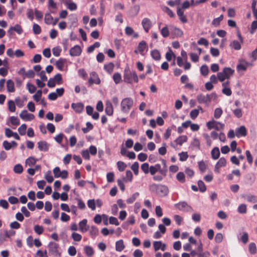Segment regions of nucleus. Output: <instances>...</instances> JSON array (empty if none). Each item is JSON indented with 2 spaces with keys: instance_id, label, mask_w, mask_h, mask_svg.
<instances>
[{
  "instance_id": "obj_51",
  "label": "nucleus",
  "mask_w": 257,
  "mask_h": 257,
  "mask_svg": "<svg viewBox=\"0 0 257 257\" xmlns=\"http://www.w3.org/2000/svg\"><path fill=\"white\" fill-rule=\"evenodd\" d=\"M131 168L136 175H138L139 174V164L138 162H135L131 166Z\"/></svg>"
},
{
  "instance_id": "obj_2",
  "label": "nucleus",
  "mask_w": 257,
  "mask_h": 257,
  "mask_svg": "<svg viewBox=\"0 0 257 257\" xmlns=\"http://www.w3.org/2000/svg\"><path fill=\"white\" fill-rule=\"evenodd\" d=\"M123 80L127 83H137L139 81L138 75L135 71L125 70L123 75Z\"/></svg>"
},
{
  "instance_id": "obj_24",
  "label": "nucleus",
  "mask_w": 257,
  "mask_h": 257,
  "mask_svg": "<svg viewBox=\"0 0 257 257\" xmlns=\"http://www.w3.org/2000/svg\"><path fill=\"white\" fill-rule=\"evenodd\" d=\"M159 172L162 173L163 170L161 169V166L159 164H157L154 166H151L150 168V173L152 175H154L157 172Z\"/></svg>"
},
{
  "instance_id": "obj_4",
  "label": "nucleus",
  "mask_w": 257,
  "mask_h": 257,
  "mask_svg": "<svg viewBox=\"0 0 257 257\" xmlns=\"http://www.w3.org/2000/svg\"><path fill=\"white\" fill-rule=\"evenodd\" d=\"M49 251L51 255L54 257H60L61 252L58 244L56 242H50L48 245Z\"/></svg>"
},
{
  "instance_id": "obj_63",
  "label": "nucleus",
  "mask_w": 257,
  "mask_h": 257,
  "mask_svg": "<svg viewBox=\"0 0 257 257\" xmlns=\"http://www.w3.org/2000/svg\"><path fill=\"white\" fill-rule=\"evenodd\" d=\"M34 229L35 232L39 235L42 234L44 231L43 227L39 225H35Z\"/></svg>"
},
{
  "instance_id": "obj_48",
  "label": "nucleus",
  "mask_w": 257,
  "mask_h": 257,
  "mask_svg": "<svg viewBox=\"0 0 257 257\" xmlns=\"http://www.w3.org/2000/svg\"><path fill=\"white\" fill-rule=\"evenodd\" d=\"M42 91L41 90H38L35 94L33 95V99L36 102L40 101L42 98Z\"/></svg>"
},
{
  "instance_id": "obj_3",
  "label": "nucleus",
  "mask_w": 257,
  "mask_h": 257,
  "mask_svg": "<svg viewBox=\"0 0 257 257\" xmlns=\"http://www.w3.org/2000/svg\"><path fill=\"white\" fill-rule=\"evenodd\" d=\"M134 104V101L131 98H123L120 103L121 111L124 113H128Z\"/></svg>"
},
{
  "instance_id": "obj_19",
  "label": "nucleus",
  "mask_w": 257,
  "mask_h": 257,
  "mask_svg": "<svg viewBox=\"0 0 257 257\" xmlns=\"http://www.w3.org/2000/svg\"><path fill=\"white\" fill-rule=\"evenodd\" d=\"M71 107L76 113H80L83 110L84 105L80 102L72 103L71 104Z\"/></svg>"
},
{
  "instance_id": "obj_12",
  "label": "nucleus",
  "mask_w": 257,
  "mask_h": 257,
  "mask_svg": "<svg viewBox=\"0 0 257 257\" xmlns=\"http://www.w3.org/2000/svg\"><path fill=\"white\" fill-rule=\"evenodd\" d=\"M20 117L24 121H31L35 118V115L29 113L27 110H23L20 114Z\"/></svg>"
},
{
  "instance_id": "obj_7",
  "label": "nucleus",
  "mask_w": 257,
  "mask_h": 257,
  "mask_svg": "<svg viewBox=\"0 0 257 257\" xmlns=\"http://www.w3.org/2000/svg\"><path fill=\"white\" fill-rule=\"evenodd\" d=\"M206 126L210 130L214 128L217 131H221L224 129L225 125L223 123L214 119H212L207 122Z\"/></svg>"
},
{
  "instance_id": "obj_16",
  "label": "nucleus",
  "mask_w": 257,
  "mask_h": 257,
  "mask_svg": "<svg viewBox=\"0 0 257 257\" xmlns=\"http://www.w3.org/2000/svg\"><path fill=\"white\" fill-rule=\"evenodd\" d=\"M249 65V63L246 61L244 60H240L239 61V64L237 65L236 67L237 70L238 71H245L248 66Z\"/></svg>"
},
{
  "instance_id": "obj_28",
  "label": "nucleus",
  "mask_w": 257,
  "mask_h": 257,
  "mask_svg": "<svg viewBox=\"0 0 257 257\" xmlns=\"http://www.w3.org/2000/svg\"><path fill=\"white\" fill-rule=\"evenodd\" d=\"M15 31L18 34L20 35L23 33V29L21 27V26L17 24L14 27H11L10 28L9 30H8V32L10 34H12V31Z\"/></svg>"
},
{
  "instance_id": "obj_62",
  "label": "nucleus",
  "mask_w": 257,
  "mask_h": 257,
  "mask_svg": "<svg viewBox=\"0 0 257 257\" xmlns=\"http://www.w3.org/2000/svg\"><path fill=\"white\" fill-rule=\"evenodd\" d=\"M189 56L192 62L195 63L198 62L199 58V55L195 53H190Z\"/></svg>"
},
{
  "instance_id": "obj_14",
  "label": "nucleus",
  "mask_w": 257,
  "mask_h": 257,
  "mask_svg": "<svg viewBox=\"0 0 257 257\" xmlns=\"http://www.w3.org/2000/svg\"><path fill=\"white\" fill-rule=\"evenodd\" d=\"M222 93L227 95L230 96L232 94V91L230 88V82L229 81H226L225 82H222Z\"/></svg>"
},
{
  "instance_id": "obj_34",
  "label": "nucleus",
  "mask_w": 257,
  "mask_h": 257,
  "mask_svg": "<svg viewBox=\"0 0 257 257\" xmlns=\"http://www.w3.org/2000/svg\"><path fill=\"white\" fill-rule=\"evenodd\" d=\"M7 90L9 92H14L15 91L14 82L11 79L7 82Z\"/></svg>"
},
{
  "instance_id": "obj_57",
  "label": "nucleus",
  "mask_w": 257,
  "mask_h": 257,
  "mask_svg": "<svg viewBox=\"0 0 257 257\" xmlns=\"http://www.w3.org/2000/svg\"><path fill=\"white\" fill-rule=\"evenodd\" d=\"M8 108L11 112H15L16 110L15 102L13 100H9L8 102Z\"/></svg>"
},
{
  "instance_id": "obj_41",
  "label": "nucleus",
  "mask_w": 257,
  "mask_h": 257,
  "mask_svg": "<svg viewBox=\"0 0 257 257\" xmlns=\"http://www.w3.org/2000/svg\"><path fill=\"white\" fill-rule=\"evenodd\" d=\"M248 235L246 232H243L240 238H238V240H240L244 244H246L248 242Z\"/></svg>"
},
{
  "instance_id": "obj_43",
  "label": "nucleus",
  "mask_w": 257,
  "mask_h": 257,
  "mask_svg": "<svg viewBox=\"0 0 257 257\" xmlns=\"http://www.w3.org/2000/svg\"><path fill=\"white\" fill-rule=\"evenodd\" d=\"M162 11L166 13L169 17L171 18H174L175 17V14L169 8L166 6H162Z\"/></svg>"
},
{
  "instance_id": "obj_38",
  "label": "nucleus",
  "mask_w": 257,
  "mask_h": 257,
  "mask_svg": "<svg viewBox=\"0 0 257 257\" xmlns=\"http://www.w3.org/2000/svg\"><path fill=\"white\" fill-rule=\"evenodd\" d=\"M125 247L123 241L122 239L117 241L115 243V249L117 251H122Z\"/></svg>"
},
{
  "instance_id": "obj_54",
  "label": "nucleus",
  "mask_w": 257,
  "mask_h": 257,
  "mask_svg": "<svg viewBox=\"0 0 257 257\" xmlns=\"http://www.w3.org/2000/svg\"><path fill=\"white\" fill-rule=\"evenodd\" d=\"M23 170V166L20 164L16 165L14 167V171L17 174H21Z\"/></svg>"
},
{
  "instance_id": "obj_30",
  "label": "nucleus",
  "mask_w": 257,
  "mask_h": 257,
  "mask_svg": "<svg viewBox=\"0 0 257 257\" xmlns=\"http://www.w3.org/2000/svg\"><path fill=\"white\" fill-rule=\"evenodd\" d=\"M84 251L88 257H91L94 254V249L89 245H85L84 247Z\"/></svg>"
},
{
  "instance_id": "obj_39",
  "label": "nucleus",
  "mask_w": 257,
  "mask_h": 257,
  "mask_svg": "<svg viewBox=\"0 0 257 257\" xmlns=\"http://www.w3.org/2000/svg\"><path fill=\"white\" fill-rule=\"evenodd\" d=\"M223 15H221L219 17L214 19L212 21V25L215 27H218L220 25V22L223 20Z\"/></svg>"
},
{
  "instance_id": "obj_49",
  "label": "nucleus",
  "mask_w": 257,
  "mask_h": 257,
  "mask_svg": "<svg viewBox=\"0 0 257 257\" xmlns=\"http://www.w3.org/2000/svg\"><path fill=\"white\" fill-rule=\"evenodd\" d=\"M139 196L138 192L135 193L130 198L126 200V202L128 204L133 203Z\"/></svg>"
},
{
  "instance_id": "obj_56",
  "label": "nucleus",
  "mask_w": 257,
  "mask_h": 257,
  "mask_svg": "<svg viewBox=\"0 0 257 257\" xmlns=\"http://www.w3.org/2000/svg\"><path fill=\"white\" fill-rule=\"evenodd\" d=\"M141 168L143 172L146 174L149 173L150 172V167L149 166V164L147 163H145L142 164Z\"/></svg>"
},
{
  "instance_id": "obj_60",
  "label": "nucleus",
  "mask_w": 257,
  "mask_h": 257,
  "mask_svg": "<svg viewBox=\"0 0 257 257\" xmlns=\"http://www.w3.org/2000/svg\"><path fill=\"white\" fill-rule=\"evenodd\" d=\"M37 162V160L34 157H29L26 160V164L29 166L34 165Z\"/></svg>"
},
{
  "instance_id": "obj_45",
  "label": "nucleus",
  "mask_w": 257,
  "mask_h": 257,
  "mask_svg": "<svg viewBox=\"0 0 257 257\" xmlns=\"http://www.w3.org/2000/svg\"><path fill=\"white\" fill-rule=\"evenodd\" d=\"M44 178L48 183H52L54 180L53 177L52 176L51 172L50 171H48L45 173Z\"/></svg>"
},
{
  "instance_id": "obj_22",
  "label": "nucleus",
  "mask_w": 257,
  "mask_h": 257,
  "mask_svg": "<svg viewBox=\"0 0 257 257\" xmlns=\"http://www.w3.org/2000/svg\"><path fill=\"white\" fill-rule=\"evenodd\" d=\"M87 220L86 219H84L79 223V230L82 232L84 233L86 232L89 228V226L87 224Z\"/></svg>"
},
{
  "instance_id": "obj_17",
  "label": "nucleus",
  "mask_w": 257,
  "mask_h": 257,
  "mask_svg": "<svg viewBox=\"0 0 257 257\" xmlns=\"http://www.w3.org/2000/svg\"><path fill=\"white\" fill-rule=\"evenodd\" d=\"M142 25L144 30L147 33L149 32L152 26L151 20L147 18H145L143 19L142 21Z\"/></svg>"
},
{
  "instance_id": "obj_36",
  "label": "nucleus",
  "mask_w": 257,
  "mask_h": 257,
  "mask_svg": "<svg viewBox=\"0 0 257 257\" xmlns=\"http://www.w3.org/2000/svg\"><path fill=\"white\" fill-rule=\"evenodd\" d=\"M211 154L213 159H217L220 156V151L219 148L218 147H214L212 150Z\"/></svg>"
},
{
  "instance_id": "obj_64",
  "label": "nucleus",
  "mask_w": 257,
  "mask_h": 257,
  "mask_svg": "<svg viewBox=\"0 0 257 257\" xmlns=\"http://www.w3.org/2000/svg\"><path fill=\"white\" fill-rule=\"evenodd\" d=\"M88 207L92 210H95V200L94 199H90L87 202Z\"/></svg>"
},
{
  "instance_id": "obj_1",
  "label": "nucleus",
  "mask_w": 257,
  "mask_h": 257,
  "mask_svg": "<svg viewBox=\"0 0 257 257\" xmlns=\"http://www.w3.org/2000/svg\"><path fill=\"white\" fill-rule=\"evenodd\" d=\"M234 73V70L230 67H224L221 72L217 73L219 81L223 82L225 79H229Z\"/></svg>"
},
{
  "instance_id": "obj_42",
  "label": "nucleus",
  "mask_w": 257,
  "mask_h": 257,
  "mask_svg": "<svg viewBox=\"0 0 257 257\" xmlns=\"http://www.w3.org/2000/svg\"><path fill=\"white\" fill-rule=\"evenodd\" d=\"M160 32L162 36L164 38H167L169 37L170 35L169 30L167 26H165L160 29Z\"/></svg>"
},
{
  "instance_id": "obj_58",
  "label": "nucleus",
  "mask_w": 257,
  "mask_h": 257,
  "mask_svg": "<svg viewBox=\"0 0 257 257\" xmlns=\"http://www.w3.org/2000/svg\"><path fill=\"white\" fill-rule=\"evenodd\" d=\"M223 111L221 108H216L214 112V117L216 119H218L222 114Z\"/></svg>"
},
{
  "instance_id": "obj_5",
  "label": "nucleus",
  "mask_w": 257,
  "mask_h": 257,
  "mask_svg": "<svg viewBox=\"0 0 257 257\" xmlns=\"http://www.w3.org/2000/svg\"><path fill=\"white\" fill-rule=\"evenodd\" d=\"M152 190H156V193L160 196H165L168 193L167 187L162 185L153 184L151 186Z\"/></svg>"
},
{
  "instance_id": "obj_13",
  "label": "nucleus",
  "mask_w": 257,
  "mask_h": 257,
  "mask_svg": "<svg viewBox=\"0 0 257 257\" xmlns=\"http://www.w3.org/2000/svg\"><path fill=\"white\" fill-rule=\"evenodd\" d=\"M226 165V160L224 158H220L214 167V172L216 173H220V169L222 167H224Z\"/></svg>"
},
{
  "instance_id": "obj_46",
  "label": "nucleus",
  "mask_w": 257,
  "mask_h": 257,
  "mask_svg": "<svg viewBox=\"0 0 257 257\" xmlns=\"http://www.w3.org/2000/svg\"><path fill=\"white\" fill-rule=\"evenodd\" d=\"M98 233V228L94 226H91L90 229V234L91 236L94 238Z\"/></svg>"
},
{
  "instance_id": "obj_40",
  "label": "nucleus",
  "mask_w": 257,
  "mask_h": 257,
  "mask_svg": "<svg viewBox=\"0 0 257 257\" xmlns=\"http://www.w3.org/2000/svg\"><path fill=\"white\" fill-rule=\"evenodd\" d=\"M114 67L113 63L111 62L105 64L104 66V70L109 74H111L113 72Z\"/></svg>"
},
{
  "instance_id": "obj_11",
  "label": "nucleus",
  "mask_w": 257,
  "mask_h": 257,
  "mask_svg": "<svg viewBox=\"0 0 257 257\" xmlns=\"http://www.w3.org/2000/svg\"><path fill=\"white\" fill-rule=\"evenodd\" d=\"M175 207L180 210L186 212L192 211V208L185 202H179L175 205Z\"/></svg>"
},
{
  "instance_id": "obj_29",
  "label": "nucleus",
  "mask_w": 257,
  "mask_h": 257,
  "mask_svg": "<svg viewBox=\"0 0 257 257\" xmlns=\"http://www.w3.org/2000/svg\"><path fill=\"white\" fill-rule=\"evenodd\" d=\"M177 14L180 20L183 23H186L187 22L186 17L184 15V11L180 8H178Z\"/></svg>"
},
{
  "instance_id": "obj_53",
  "label": "nucleus",
  "mask_w": 257,
  "mask_h": 257,
  "mask_svg": "<svg viewBox=\"0 0 257 257\" xmlns=\"http://www.w3.org/2000/svg\"><path fill=\"white\" fill-rule=\"evenodd\" d=\"M249 251L251 254H254L256 252V246L254 242H251L248 246Z\"/></svg>"
},
{
  "instance_id": "obj_18",
  "label": "nucleus",
  "mask_w": 257,
  "mask_h": 257,
  "mask_svg": "<svg viewBox=\"0 0 257 257\" xmlns=\"http://www.w3.org/2000/svg\"><path fill=\"white\" fill-rule=\"evenodd\" d=\"M82 52V50L80 46L76 45L73 47L71 48L70 50V55L71 56H79Z\"/></svg>"
},
{
  "instance_id": "obj_52",
  "label": "nucleus",
  "mask_w": 257,
  "mask_h": 257,
  "mask_svg": "<svg viewBox=\"0 0 257 257\" xmlns=\"http://www.w3.org/2000/svg\"><path fill=\"white\" fill-rule=\"evenodd\" d=\"M116 165L118 170L120 172L123 171L127 167V165L123 162L122 161L117 162Z\"/></svg>"
},
{
  "instance_id": "obj_37",
  "label": "nucleus",
  "mask_w": 257,
  "mask_h": 257,
  "mask_svg": "<svg viewBox=\"0 0 257 257\" xmlns=\"http://www.w3.org/2000/svg\"><path fill=\"white\" fill-rule=\"evenodd\" d=\"M165 58L168 61H170L173 58H176V55L171 48H169L168 51L165 54Z\"/></svg>"
},
{
  "instance_id": "obj_6",
  "label": "nucleus",
  "mask_w": 257,
  "mask_h": 257,
  "mask_svg": "<svg viewBox=\"0 0 257 257\" xmlns=\"http://www.w3.org/2000/svg\"><path fill=\"white\" fill-rule=\"evenodd\" d=\"M217 95L215 93H212L209 95L200 94L197 97V99L199 103H209L212 98L216 99Z\"/></svg>"
},
{
  "instance_id": "obj_15",
  "label": "nucleus",
  "mask_w": 257,
  "mask_h": 257,
  "mask_svg": "<svg viewBox=\"0 0 257 257\" xmlns=\"http://www.w3.org/2000/svg\"><path fill=\"white\" fill-rule=\"evenodd\" d=\"M88 83L90 85L93 83L99 84L100 83V80L95 72H92L90 74V78L88 80Z\"/></svg>"
},
{
  "instance_id": "obj_20",
  "label": "nucleus",
  "mask_w": 257,
  "mask_h": 257,
  "mask_svg": "<svg viewBox=\"0 0 257 257\" xmlns=\"http://www.w3.org/2000/svg\"><path fill=\"white\" fill-rule=\"evenodd\" d=\"M37 144L38 148L41 151L47 152L49 149L50 145L46 141H40Z\"/></svg>"
},
{
  "instance_id": "obj_26",
  "label": "nucleus",
  "mask_w": 257,
  "mask_h": 257,
  "mask_svg": "<svg viewBox=\"0 0 257 257\" xmlns=\"http://www.w3.org/2000/svg\"><path fill=\"white\" fill-rule=\"evenodd\" d=\"M66 64V60L63 58H60L56 62V66L57 69L60 71L64 70Z\"/></svg>"
},
{
  "instance_id": "obj_33",
  "label": "nucleus",
  "mask_w": 257,
  "mask_h": 257,
  "mask_svg": "<svg viewBox=\"0 0 257 257\" xmlns=\"http://www.w3.org/2000/svg\"><path fill=\"white\" fill-rule=\"evenodd\" d=\"M133 180V175L130 170H127L125 172V176L123 178V181L125 182H132Z\"/></svg>"
},
{
  "instance_id": "obj_59",
  "label": "nucleus",
  "mask_w": 257,
  "mask_h": 257,
  "mask_svg": "<svg viewBox=\"0 0 257 257\" xmlns=\"http://www.w3.org/2000/svg\"><path fill=\"white\" fill-rule=\"evenodd\" d=\"M71 237L75 241H80L82 238L81 234L75 232L72 233Z\"/></svg>"
},
{
  "instance_id": "obj_21",
  "label": "nucleus",
  "mask_w": 257,
  "mask_h": 257,
  "mask_svg": "<svg viewBox=\"0 0 257 257\" xmlns=\"http://www.w3.org/2000/svg\"><path fill=\"white\" fill-rule=\"evenodd\" d=\"M182 58H184L185 64L184 66V69L186 70H189L191 68V64L187 61V54L185 51L182 50L181 52Z\"/></svg>"
},
{
  "instance_id": "obj_47",
  "label": "nucleus",
  "mask_w": 257,
  "mask_h": 257,
  "mask_svg": "<svg viewBox=\"0 0 257 257\" xmlns=\"http://www.w3.org/2000/svg\"><path fill=\"white\" fill-rule=\"evenodd\" d=\"M113 80L115 84L119 83L122 80L121 74L119 73H115L113 75Z\"/></svg>"
},
{
  "instance_id": "obj_32",
  "label": "nucleus",
  "mask_w": 257,
  "mask_h": 257,
  "mask_svg": "<svg viewBox=\"0 0 257 257\" xmlns=\"http://www.w3.org/2000/svg\"><path fill=\"white\" fill-rule=\"evenodd\" d=\"M151 55L153 59L156 61H159L161 58V54L157 49H154L151 51Z\"/></svg>"
},
{
  "instance_id": "obj_8",
  "label": "nucleus",
  "mask_w": 257,
  "mask_h": 257,
  "mask_svg": "<svg viewBox=\"0 0 257 257\" xmlns=\"http://www.w3.org/2000/svg\"><path fill=\"white\" fill-rule=\"evenodd\" d=\"M148 50V47L147 43L145 41H141L134 52L136 54H140L142 56H144Z\"/></svg>"
},
{
  "instance_id": "obj_35",
  "label": "nucleus",
  "mask_w": 257,
  "mask_h": 257,
  "mask_svg": "<svg viewBox=\"0 0 257 257\" xmlns=\"http://www.w3.org/2000/svg\"><path fill=\"white\" fill-rule=\"evenodd\" d=\"M241 42L237 40H233L230 44V47L232 49L236 50H239L241 49Z\"/></svg>"
},
{
  "instance_id": "obj_50",
  "label": "nucleus",
  "mask_w": 257,
  "mask_h": 257,
  "mask_svg": "<svg viewBox=\"0 0 257 257\" xmlns=\"http://www.w3.org/2000/svg\"><path fill=\"white\" fill-rule=\"evenodd\" d=\"M27 126L26 124H22L18 129V132L21 136L26 134Z\"/></svg>"
},
{
  "instance_id": "obj_31",
  "label": "nucleus",
  "mask_w": 257,
  "mask_h": 257,
  "mask_svg": "<svg viewBox=\"0 0 257 257\" xmlns=\"http://www.w3.org/2000/svg\"><path fill=\"white\" fill-rule=\"evenodd\" d=\"M171 34L176 37H181L183 35V32L180 29L174 27L171 30Z\"/></svg>"
},
{
  "instance_id": "obj_23",
  "label": "nucleus",
  "mask_w": 257,
  "mask_h": 257,
  "mask_svg": "<svg viewBox=\"0 0 257 257\" xmlns=\"http://www.w3.org/2000/svg\"><path fill=\"white\" fill-rule=\"evenodd\" d=\"M235 135L237 138L244 137L246 135V130L244 126L242 125L235 130Z\"/></svg>"
},
{
  "instance_id": "obj_25",
  "label": "nucleus",
  "mask_w": 257,
  "mask_h": 257,
  "mask_svg": "<svg viewBox=\"0 0 257 257\" xmlns=\"http://www.w3.org/2000/svg\"><path fill=\"white\" fill-rule=\"evenodd\" d=\"M105 111L106 114L109 116H111L113 113V108L111 102L107 100L106 102V107Z\"/></svg>"
},
{
  "instance_id": "obj_27",
  "label": "nucleus",
  "mask_w": 257,
  "mask_h": 257,
  "mask_svg": "<svg viewBox=\"0 0 257 257\" xmlns=\"http://www.w3.org/2000/svg\"><path fill=\"white\" fill-rule=\"evenodd\" d=\"M69 10L73 11H75L77 9V5L74 3L70 0L65 1L63 3Z\"/></svg>"
},
{
  "instance_id": "obj_9",
  "label": "nucleus",
  "mask_w": 257,
  "mask_h": 257,
  "mask_svg": "<svg viewBox=\"0 0 257 257\" xmlns=\"http://www.w3.org/2000/svg\"><path fill=\"white\" fill-rule=\"evenodd\" d=\"M53 172L55 178H61L66 179L68 176V172L66 170L61 171L59 167H56L53 170Z\"/></svg>"
},
{
  "instance_id": "obj_61",
  "label": "nucleus",
  "mask_w": 257,
  "mask_h": 257,
  "mask_svg": "<svg viewBox=\"0 0 257 257\" xmlns=\"http://www.w3.org/2000/svg\"><path fill=\"white\" fill-rule=\"evenodd\" d=\"M56 84L60 85L62 83V77L61 74L58 73L53 78Z\"/></svg>"
},
{
  "instance_id": "obj_10",
  "label": "nucleus",
  "mask_w": 257,
  "mask_h": 257,
  "mask_svg": "<svg viewBox=\"0 0 257 257\" xmlns=\"http://www.w3.org/2000/svg\"><path fill=\"white\" fill-rule=\"evenodd\" d=\"M187 137L185 135L179 136L174 142L171 144V146L174 148H176L178 146H182V144L187 141Z\"/></svg>"
},
{
  "instance_id": "obj_55",
  "label": "nucleus",
  "mask_w": 257,
  "mask_h": 257,
  "mask_svg": "<svg viewBox=\"0 0 257 257\" xmlns=\"http://www.w3.org/2000/svg\"><path fill=\"white\" fill-rule=\"evenodd\" d=\"M53 20V17L50 14H46L45 16L44 21L46 24L51 25Z\"/></svg>"
},
{
  "instance_id": "obj_44",
  "label": "nucleus",
  "mask_w": 257,
  "mask_h": 257,
  "mask_svg": "<svg viewBox=\"0 0 257 257\" xmlns=\"http://www.w3.org/2000/svg\"><path fill=\"white\" fill-rule=\"evenodd\" d=\"M9 120H10L11 123L14 125L17 126V125H19L20 123V121L19 119L18 118V117L17 116H11L9 118Z\"/></svg>"
}]
</instances>
